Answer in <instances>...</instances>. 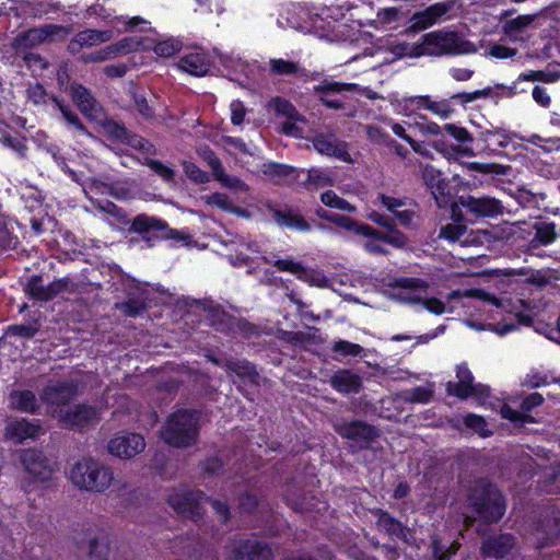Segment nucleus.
Segmentation results:
<instances>
[{"instance_id":"3","label":"nucleus","mask_w":560,"mask_h":560,"mask_svg":"<svg viewBox=\"0 0 560 560\" xmlns=\"http://www.w3.org/2000/svg\"><path fill=\"white\" fill-rule=\"evenodd\" d=\"M70 480L81 490L104 492L112 485L113 471L95 459L83 458L72 466Z\"/></svg>"},{"instance_id":"25","label":"nucleus","mask_w":560,"mask_h":560,"mask_svg":"<svg viewBox=\"0 0 560 560\" xmlns=\"http://www.w3.org/2000/svg\"><path fill=\"white\" fill-rule=\"evenodd\" d=\"M269 74L275 77H293L304 82L318 77L317 72L311 73L299 61L283 58H271L269 60Z\"/></svg>"},{"instance_id":"58","label":"nucleus","mask_w":560,"mask_h":560,"mask_svg":"<svg viewBox=\"0 0 560 560\" xmlns=\"http://www.w3.org/2000/svg\"><path fill=\"white\" fill-rule=\"evenodd\" d=\"M180 48V42L171 38L159 42L154 46V52L160 57L168 58L178 52Z\"/></svg>"},{"instance_id":"47","label":"nucleus","mask_w":560,"mask_h":560,"mask_svg":"<svg viewBox=\"0 0 560 560\" xmlns=\"http://www.w3.org/2000/svg\"><path fill=\"white\" fill-rule=\"evenodd\" d=\"M331 351L342 358L362 357L365 352L364 348L358 343L348 340H338L332 343Z\"/></svg>"},{"instance_id":"59","label":"nucleus","mask_w":560,"mask_h":560,"mask_svg":"<svg viewBox=\"0 0 560 560\" xmlns=\"http://www.w3.org/2000/svg\"><path fill=\"white\" fill-rule=\"evenodd\" d=\"M501 415L504 419H508L511 422L516 423V424H524L527 422L532 423L535 421L532 416L524 413L522 410L521 411L515 410L506 405H504L501 408Z\"/></svg>"},{"instance_id":"39","label":"nucleus","mask_w":560,"mask_h":560,"mask_svg":"<svg viewBox=\"0 0 560 560\" xmlns=\"http://www.w3.org/2000/svg\"><path fill=\"white\" fill-rule=\"evenodd\" d=\"M268 108L285 119H302V115L295 106L290 101L280 96L271 98L268 103Z\"/></svg>"},{"instance_id":"44","label":"nucleus","mask_w":560,"mask_h":560,"mask_svg":"<svg viewBox=\"0 0 560 560\" xmlns=\"http://www.w3.org/2000/svg\"><path fill=\"white\" fill-rule=\"evenodd\" d=\"M470 171L493 176H505L511 172V166L497 163H478L472 162L468 164Z\"/></svg>"},{"instance_id":"7","label":"nucleus","mask_w":560,"mask_h":560,"mask_svg":"<svg viewBox=\"0 0 560 560\" xmlns=\"http://www.w3.org/2000/svg\"><path fill=\"white\" fill-rule=\"evenodd\" d=\"M369 218L372 222L385 229L386 232H381L366 223L359 222L358 235L382 241L395 248H404L407 246L408 237L397 229L396 221L393 217L372 211Z\"/></svg>"},{"instance_id":"20","label":"nucleus","mask_w":560,"mask_h":560,"mask_svg":"<svg viewBox=\"0 0 560 560\" xmlns=\"http://www.w3.org/2000/svg\"><path fill=\"white\" fill-rule=\"evenodd\" d=\"M535 536L537 548L560 541V510L551 508L545 511L536 527Z\"/></svg>"},{"instance_id":"6","label":"nucleus","mask_w":560,"mask_h":560,"mask_svg":"<svg viewBox=\"0 0 560 560\" xmlns=\"http://www.w3.org/2000/svg\"><path fill=\"white\" fill-rule=\"evenodd\" d=\"M202 308L207 312V319L211 327L217 331L229 336L241 335L243 337H250L257 334V327L246 320L238 318L228 313L221 305L212 301H203Z\"/></svg>"},{"instance_id":"51","label":"nucleus","mask_w":560,"mask_h":560,"mask_svg":"<svg viewBox=\"0 0 560 560\" xmlns=\"http://www.w3.org/2000/svg\"><path fill=\"white\" fill-rule=\"evenodd\" d=\"M536 16V14L518 15L515 19L506 21L503 25L504 34L511 35L525 30L535 21Z\"/></svg>"},{"instance_id":"28","label":"nucleus","mask_w":560,"mask_h":560,"mask_svg":"<svg viewBox=\"0 0 560 560\" xmlns=\"http://www.w3.org/2000/svg\"><path fill=\"white\" fill-rule=\"evenodd\" d=\"M112 37V31L84 30L70 39L67 49L69 54L78 55L83 48L109 42Z\"/></svg>"},{"instance_id":"21","label":"nucleus","mask_w":560,"mask_h":560,"mask_svg":"<svg viewBox=\"0 0 560 560\" xmlns=\"http://www.w3.org/2000/svg\"><path fill=\"white\" fill-rule=\"evenodd\" d=\"M443 130L452 138H454L458 144L447 145L445 141L439 140L435 142V149L441 152L464 156H472L475 154L474 150L468 147V144L472 142L474 138L466 128L455 124H445L443 126Z\"/></svg>"},{"instance_id":"52","label":"nucleus","mask_w":560,"mask_h":560,"mask_svg":"<svg viewBox=\"0 0 560 560\" xmlns=\"http://www.w3.org/2000/svg\"><path fill=\"white\" fill-rule=\"evenodd\" d=\"M368 139L378 145H392L395 143V140L390 138V136L383 130L381 127L376 125H366L364 127Z\"/></svg>"},{"instance_id":"33","label":"nucleus","mask_w":560,"mask_h":560,"mask_svg":"<svg viewBox=\"0 0 560 560\" xmlns=\"http://www.w3.org/2000/svg\"><path fill=\"white\" fill-rule=\"evenodd\" d=\"M535 235L529 242V247L536 249L539 246H547L552 244L558 233L553 222H537L534 224Z\"/></svg>"},{"instance_id":"18","label":"nucleus","mask_w":560,"mask_h":560,"mask_svg":"<svg viewBox=\"0 0 560 560\" xmlns=\"http://www.w3.org/2000/svg\"><path fill=\"white\" fill-rule=\"evenodd\" d=\"M79 394V382L68 380L47 384L42 392L40 399L48 406L59 408L68 405Z\"/></svg>"},{"instance_id":"19","label":"nucleus","mask_w":560,"mask_h":560,"mask_svg":"<svg viewBox=\"0 0 560 560\" xmlns=\"http://www.w3.org/2000/svg\"><path fill=\"white\" fill-rule=\"evenodd\" d=\"M69 94L78 109L86 118L97 120L104 115L103 106L84 85L71 83Z\"/></svg>"},{"instance_id":"11","label":"nucleus","mask_w":560,"mask_h":560,"mask_svg":"<svg viewBox=\"0 0 560 560\" xmlns=\"http://www.w3.org/2000/svg\"><path fill=\"white\" fill-rule=\"evenodd\" d=\"M167 502L182 516L197 521L202 515L203 492L186 488L174 489L168 494Z\"/></svg>"},{"instance_id":"32","label":"nucleus","mask_w":560,"mask_h":560,"mask_svg":"<svg viewBox=\"0 0 560 560\" xmlns=\"http://www.w3.org/2000/svg\"><path fill=\"white\" fill-rule=\"evenodd\" d=\"M178 67L192 75H205L210 69V62L201 52H190L180 58Z\"/></svg>"},{"instance_id":"57","label":"nucleus","mask_w":560,"mask_h":560,"mask_svg":"<svg viewBox=\"0 0 560 560\" xmlns=\"http://www.w3.org/2000/svg\"><path fill=\"white\" fill-rule=\"evenodd\" d=\"M466 230L464 224L447 223L441 226L439 237L456 242L466 233Z\"/></svg>"},{"instance_id":"17","label":"nucleus","mask_w":560,"mask_h":560,"mask_svg":"<svg viewBox=\"0 0 560 560\" xmlns=\"http://www.w3.org/2000/svg\"><path fill=\"white\" fill-rule=\"evenodd\" d=\"M231 560H272L273 553L269 545L256 537L238 539L230 547Z\"/></svg>"},{"instance_id":"49","label":"nucleus","mask_w":560,"mask_h":560,"mask_svg":"<svg viewBox=\"0 0 560 560\" xmlns=\"http://www.w3.org/2000/svg\"><path fill=\"white\" fill-rule=\"evenodd\" d=\"M116 308L121 311L126 316L136 317L145 312L147 304L143 299L130 298L126 302L116 303Z\"/></svg>"},{"instance_id":"34","label":"nucleus","mask_w":560,"mask_h":560,"mask_svg":"<svg viewBox=\"0 0 560 560\" xmlns=\"http://www.w3.org/2000/svg\"><path fill=\"white\" fill-rule=\"evenodd\" d=\"M224 368L250 384H259V374L255 365L247 360H228L224 363Z\"/></svg>"},{"instance_id":"16","label":"nucleus","mask_w":560,"mask_h":560,"mask_svg":"<svg viewBox=\"0 0 560 560\" xmlns=\"http://www.w3.org/2000/svg\"><path fill=\"white\" fill-rule=\"evenodd\" d=\"M458 203L475 219L498 218L504 213L502 201L487 195L480 197L472 195L460 196Z\"/></svg>"},{"instance_id":"27","label":"nucleus","mask_w":560,"mask_h":560,"mask_svg":"<svg viewBox=\"0 0 560 560\" xmlns=\"http://www.w3.org/2000/svg\"><path fill=\"white\" fill-rule=\"evenodd\" d=\"M421 177L430 189L439 207L447 202L448 183L433 165L425 164L421 168Z\"/></svg>"},{"instance_id":"63","label":"nucleus","mask_w":560,"mask_h":560,"mask_svg":"<svg viewBox=\"0 0 560 560\" xmlns=\"http://www.w3.org/2000/svg\"><path fill=\"white\" fill-rule=\"evenodd\" d=\"M307 185L314 187H324L331 183L329 175L320 168H311L307 171Z\"/></svg>"},{"instance_id":"62","label":"nucleus","mask_w":560,"mask_h":560,"mask_svg":"<svg viewBox=\"0 0 560 560\" xmlns=\"http://www.w3.org/2000/svg\"><path fill=\"white\" fill-rule=\"evenodd\" d=\"M315 335L304 331H282L281 339L292 345H306L314 341Z\"/></svg>"},{"instance_id":"53","label":"nucleus","mask_w":560,"mask_h":560,"mask_svg":"<svg viewBox=\"0 0 560 560\" xmlns=\"http://www.w3.org/2000/svg\"><path fill=\"white\" fill-rule=\"evenodd\" d=\"M142 164L150 167L158 176H160L164 182L171 183L174 182L175 178V171L167 165L163 164L162 162L158 160H152L149 158H145L142 161Z\"/></svg>"},{"instance_id":"31","label":"nucleus","mask_w":560,"mask_h":560,"mask_svg":"<svg viewBox=\"0 0 560 560\" xmlns=\"http://www.w3.org/2000/svg\"><path fill=\"white\" fill-rule=\"evenodd\" d=\"M5 430L11 440L23 443L26 439H35L42 432V427L37 422L22 419L8 424Z\"/></svg>"},{"instance_id":"26","label":"nucleus","mask_w":560,"mask_h":560,"mask_svg":"<svg viewBox=\"0 0 560 560\" xmlns=\"http://www.w3.org/2000/svg\"><path fill=\"white\" fill-rule=\"evenodd\" d=\"M21 462L25 470L36 480L46 481L50 478L54 468L42 452L26 450L21 455Z\"/></svg>"},{"instance_id":"29","label":"nucleus","mask_w":560,"mask_h":560,"mask_svg":"<svg viewBox=\"0 0 560 560\" xmlns=\"http://www.w3.org/2000/svg\"><path fill=\"white\" fill-rule=\"evenodd\" d=\"M330 386L340 394H358L362 387V377L348 369L336 371L329 380Z\"/></svg>"},{"instance_id":"14","label":"nucleus","mask_w":560,"mask_h":560,"mask_svg":"<svg viewBox=\"0 0 560 560\" xmlns=\"http://www.w3.org/2000/svg\"><path fill=\"white\" fill-rule=\"evenodd\" d=\"M457 382H447L446 393L459 399L468 397H488L489 387L482 384H475L474 376L466 364H460L456 370Z\"/></svg>"},{"instance_id":"54","label":"nucleus","mask_w":560,"mask_h":560,"mask_svg":"<svg viewBox=\"0 0 560 560\" xmlns=\"http://www.w3.org/2000/svg\"><path fill=\"white\" fill-rule=\"evenodd\" d=\"M183 170L186 176L196 184H206L210 180L207 172L202 171L197 164L189 161H183Z\"/></svg>"},{"instance_id":"46","label":"nucleus","mask_w":560,"mask_h":560,"mask_svg":"<svg viewBox=\"0 0 560 560\" xmlns=\"http://www.w3.org/2000/svg\"><path fill=\"white\" fill-rule=\"evenodd\" d=\"M51 97H55V95L48 93L40 83L30 84L26 89L27 101L36 106L48 104Z\"/></svg>"},{"instance_id":"40","label":"nucleus","mask_w":560,"mask_h":560,"mask_svg":"<svg viewBox=\"0 0 560 560\" xmlns=\"http://www.w3.org/2000/svg\"><path fill=\"white\" fill-rule=\"evenodd\" d=\"M105 188L106 192L118 200H127L131 198V189L122 184H104L98 179H92L90 189L100 190Z\"/></svg>"},{"instance_id":"41","label":"nucleus","mask_w":560,"mask_h":560,"mask_svg":"<svg viewBox=\"0 0 560 560\" xmlns=\"http://www.w3.org/2000/svg\"><path fill=\"white\" fill-rule=\"evenodd\" d=\"M320 201L329 208L338 209L348 213L357 211V208L353 205L339 197L334 190L324 191L320 195Z\"/></svg>"},{"instance_id":"12","label":"nucleus","mask_w":560,"mask_h":560,"mask_svg":"<svg viewBox=\"0 0 560 560\" xmlns=\"http://www.w3.org/2000/svg\"><path fill=\"white\" fill-rule=\"evenodd\" d=\"M54 416L58 418L63 428L70 430H82L100 420L98 409L88 404H77L66 410L55 409Z\"/></svg>"},{"instance_id":"5","label":"nucleus","mask_w":560,"mask_h":560,"mask_svg":"<svg viewBox=\"0 0 560 560\" xmlns=\"http://www.w3.org/2000/svg\"><path fill=\"white\" fill-rule=\"evenodd\" d=\"M71 33L72 27L68 25L44 24L34 26L19 33L13 38L11 47L16 54H22L40 45L62 43Z\"/></svg>"},{"instance_id":"38","label":"nucleus","mask_w":560,"mask_h":560,"mask_svg":"<svg viewBox=\"0 0 560 560\" xmlns=\"http://www.w3.org/2000/svg\"><path fill=\"white\" fill-rule=\"evenodd\" d=\"M27 13L33 18H43L51 12H58L62 5L60 2L48 0H27L25 3Z\"/></svg>"},{"instance_id":"35","label":"nucleus","mask_w":560,"mask_h":560,"mask_svg":"<svg viewBox=\"0 0 560 560\" xmlns=\"http://www.w3.org/2000/svg\"><path fill=\"white\" fill-rule=\"evenodd\" d=\"M10 404L14 409L27 413H36L39 409L36 396L32 390H15L10 394Z\"/></svg>"},{"instance_id":"22","label":"nucleus","mask_w":560,"mask_h":560,"mask_svg":"<svg viewBox=\"0 0 560 560\" xmlns=\"http://www.w3.org/2000/svg\"><path fill=\"white\" fill-rule=\"evenodd\" d=\"M516 546V538L512 534L499 533L482 539L480 552L485 558L497 560L508 558Z\"/></svg>"},{"instance_id":"55","label":"nucleus","mask_w":560,"mask_h":560,"mask_svg":"<svg viewBox=\"0 0 560 560\" xmlns=\"http://www.w3.org/2000/svg\"><path fill=\"white\" fill-rule=\"evenodd\" d=\"M464 423L482 438H488L492 434V431L487 429L486 420L481 416L468 413L464 417Z\"/></svg>"},{"instance_id":"37","label":"nucleus","mask_w":560,"mask_h":560,"mask_svg":"<svg viewBox=\"0 0 560 560\" xmlns=\"http://www.w3.org/2000/svg\"><path fill=\"white\" fill-rule=\"evenodd\" d=\"M315 214L323 220L331 222V223L336 224L337 226L345 229L347 231H351L358 235L359 221H355V220H353L349 217L342 215V214L330 212L324 208H317L315 210Z\"/></svg>"},{"instance_id":"50","label":"nucleus","mask_w":560,"mask_h":560,"mask_svg":"<svg viewBox=\"0 0 560 560\" xmlns=\"http://www.w3.org/2000/svg\"><path fill=\"white\" fill-rule=\"evenodd\" d=\"M275 255L265 256L264 261L267 264H272L278 270L287 271L299 276L300 272L303 271V265L299 261H294L292 258L285 259H273Z\"/></svg>"},{"instance_id":"10","label":"nucleus","mask_w":560,"mask_h":560,"mask_svg":"<svg viewBox=\"0 0 560 560\" xmlns=\"http://www.w3.org/2000/svg\"><path fill=\"white\" fill-rule=\"evenodd\" d=\"M359 85L324 79L313 88L318 101L329 109L342 110L346 107L345 93L355 92Z\"/></svg>"},{"instance_id":"9","label":"nucleus","mask_w":560,"mask_h":560,"mask_svg":"<svg viewBox=\"0 0 560 560\" xmlns=\"http://www.w3.org/2000/svg\"><path fill=\"white\" fill-rule=\"evenodd\" d=\"M423 43L428 46L430 50L428 52L432 57L463 52V46L466 44L459 33L446 28L425 33Z\"/></svg>"},{"instance_id":"43","label":"nucleus","mask_w":560,"mask_h":560,"mask_svg":"<svg viewBox=\"0 0 560 560\" xmlns=\"http://www.w3.org/2000/svg\"><path fill=\"white\" fill-rule=\"evenodd\" d=\"M295 173L296 170L289 165L278 163L265 164V174L277 180H293L296 177Z\"/></svg>"},{"instance_id":"42","label":"nucleus","mask_w":560,"mask_h":560,"mask_svg":"<svg viewBox=\"0 0 560 560\" xmlns=\"http://www.w3.org/2000/svg\"><path fill=\"white\" fill-rule=\"evenodd\" d=\"M24 291L32 299L40 302L49 301L48 287L42 283L40 276H33L26 283Z\"/></svg>"},{"instance_id":"56","label":"nucleus","mask_w":560,"mask_h":560,"mask_svg":"<svg viewBox=\"0 0 560 560\" xmlns=\"http://www.w3.org/2000/svg\"><path fill=\"white\" fill-rule=\"evenodd\" d=\"M205 201L209 206H214L226 212H236L237 209L233 207L229 196L222 192H213L205 197Z\"/></svg>"},{"instance_id":"15","label":"nucleus","mask_w":560,"mask_h":560,"mask_svg":"<svg viewBox=\"0 0 560 560\" xmlns=\"http://www.w3.org/2000/svg\"><path fill=\"white\" fill-rule=\"evenodd\" d=\"M456 0H447L434 3L422 11L415 12L409 19L406 27L407 35L418 34L438 23L443 15L448 13L455 5Z\"/></svg>"},{"instance_id":"36","label":"nucleus","mask_w":560,"mask_h":560,"mask_svg":"<svg viewBox=\"0 0 560 560\" xmlns=\"http://www.w3.org/2000/svg\"><path fill=\"white\" fill-rule=\"evenodd\" d=\"M434 385L418 386L415 388L402 390L398 394V398L407 404H428L433 399Z\"/></svg>"},{"instance_id":"4","label":"nucleus","mask_w":560,"mask_h":560,"mask_svg":"<svg viewBox=\"0 0 560 560\" xmlns=\"http://www.w3.org/2000/svg\"><path fill=\"white\" fill-rule=\"evenodd\" d=\"M128 224V231L141 235L149 246H153L159 240L187 243L190 238L188 234L170 228L166 221L147 213L137 214Z\"/></svg>"},{"instance_id":"30","label":"nucleus","mask_w":560,"mask_h":560,"mask_svg":"<svg viewBox=\"0 0 560 560\" xmlns=\"http://www.w3.org/2000/svg\"><path fill=\"white\" fill-rule=\"evenodd\" d=\"M373 513L377 517L376 526L380 530H383L392 539L406 540L407 528L401 524L400 521L392 516L388 512L381 509L374 511Z\"/></svg>"},{"instance_id":"60","label":"nucleus","mask_w":560,"mask_h":560,"mask_svg":"<svg viewBox=\"0 0 560 560\" xmlns=\"http://www.w3.org/2000/svg\"><path fill=\"white\" fill-rule=\"evenodd\" d=\"M126 144L147 154L154 155L156 153V149L153 143L132 132Z\"/></svg>"},{"instance_id":"2","label":"nucleus","mask_w":560,"mask_h":560,"mask_svg":"<svg viewBox=\"0 0 560 560\" xmlns=\"http://www.w3.org/2000/svg\"><path fill=\"white\" fill-rule=\"evenodd\" d=\"M474 511L487 523L498 522L505 512V500L495 485L486 479L474 483L468 494Z\"/></svg>"},{"instance_id":"8","label":"nucleus","mask_w":560,"mask_h":560,"mask_svg":"<svg viewBox=\"0 0 560 560\" xmlns=\"http://www.w3.org/2000/svg\"><path fill=\"white\" fill-rule=\"evenodd\" d=\"M334 430L342 439L348 440L352 453L366 450L380 436L378 430L361 420H338L334 423Z\"/></svg>"},{"instance_id":"64","label":"nucleus","mask_w":560,"mask_h":560,"mask_svg":"<svg viewBox=\"0 0 560 560\" xmlns=\"http://www.w3.org/2000/svg\"><path fill=\"white\" fill-rule=\"evenodd\" d=\"M132 100L135 108L143 118L149 119L154 116V110L143 94L133 92Z\"/></svg>"},{"instance_id":"45","label":"nucleus","mask_w":560,"mask_h":560,"mask_svg":"<svg viewBox=\"0 0 560 560\" xmlns=\"http://www.w3.org/2000/svg\"><path fill=\"white\" fill-rule=\"evenodd\" d=\"M197 154L211 168L213 177H215L218 174L222 175V170L224 168L222 162L209 145L198 147Z\"/></svg>"},{"instance_id":"1","label":"nucleus","mask_w":560,"mask_h":560,"mask_svg":"<svg viewBox=\"0 0 560 560\" xmlns=\"http://www.w3.org/2000/svg\"><path fill=\"white\" fill-rule=\"evenodd\" d=\"M201 413L195 409H179L171 413L160 430V438L171 447L187 448L197 444Z\"/></svg>"},{"instance_id":"24","label":"nucleus","mask_w":560,"mask_h":560,"mask_svg":"<svg viewBox=\"0 0 560 560\" xmlns=\"http://www.w3.org/2000/svg\"><path fill=\"white\" fill-rule=\"evenodd\" d=\"M145 447L143 436L137 433H128L114 438L108 443L110 454L120 458H131L141 453Z\"/></svg>"},{"instance_id":"13","label":"nucleus","mask_w":560,"mask_h":560,"mask_svg":"<svg viewBox=\"0 0 560 560\" xmlns=\"http://www.w3.org/2000/svg\"><path fill=\"white\" fill-rule=\"evenodd\" d=\"M265 210L281 228L292 229L300 232H310L312 224L305 219L298 208L289 205H279L272 201H267L264 205Z\"/></svg>"},{"instance_id":"61","label":"nucleus","mask_w":560,"mask_h":560,"mask_svg":"<svg viewBox=\"0 0 560 560\" xmlns=\"http://www.w3.org/2000/svg\"><path fill=\"white\" fill-rule=\"evenodd\" d=\"M214 179L220 182L224 187L236 190V191H247L248 186L238 177L230 176L222 170V175L218 174Z\"/></svg>"},{"instance_id":"48","label":"nucleus","mask_w":560,"mask_h":560,"mask_svg":"<svg viewBox=\"0 0 560 560\" xmlns=\"http://www.w3.org/2000/svg\"><path fill=\"white\" fill-rule=\"evenodd\" d=\"M103 129L110 139L120 141L125 144L131 135V131H129L122 124H119L113 119L106 120L103 124Z\"/></svg>"},{"instance_id":"23","label":"nucleus","mask_w":560,"mask_h":560,"mask_svg":"<svg viewBox=\"0 0 560 560\" xmlns=\"http://www.w3.org/2000/svg\"><path fill=\"white\" fill-rule=\"evenodd\" d=\"M312 143L315 150L328 156H334L343 162H351L350 153L348 152V143L340 140L332 132H319L314 136Z\"/></svg>"}]
</instances>
